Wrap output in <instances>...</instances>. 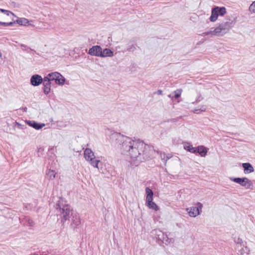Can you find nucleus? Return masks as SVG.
I'll return each mask as SVG.
<instances>
[{"label":"nucleus","mask_w":255,"mask_h":255,"mask_svg":"<svg viewBox=\"0 0 255 255\" xmlns=\"http://www.w3.org/2000/svg\"><path fill=\"white\" fill-rule=\"evenodd\" d=\"M202 99L201 91L198 89L192 91L189 96V101L192 104L198 103Z\"/></svg>","instance_id":"9"},{"label":"nucleus","mask_w":255,"mask_h":255,"mask_svg":"<svg viewBox=\"0 0 255 255\" xmlns=\"http://www.w3.org/2000/svg\"><path fill=\"white\" fill-rule=\"evenodd\" d=\"M32 21V20H29L26 18L21 17L17 18L15 21H13V23H16L21 26H33V25L31 23Z\"/></svg>","instance_id":"12"},{"label":"nucleus","mask_w":255,"mask_h":255,"mask_svg":"<svg viewBox=\"0 0 255 255\" xmlns=\"http://www.w3.org/2000/svg\"><path fill=\"white\" fill-rule=\"evenodd\" d=\"M44 85V92L45 94H48L51 90V82L48 81L47 78H44L43 80Z\"/></svg>","instance_id":"14"},{"label":"nucleus","mask_w":255,"mask_h":255,"mask_svg":"<svg viewBox=\"0 0 255 255\" xmlns=\"http://www.w3.org/2000/svg\"><path fill=\"white\" fill-rule=\"evenodd\" d=\"M113 52L111 51L110 49L106 48L103 50H101V57H112L113 56Z\"/></svg>","instance_id":"17"},{"label":"nucleus","mask_w":255,"mask_h":255,"mask_svg":"<svg viewBox=\"0 0 255 255\" xmlns=\"http://www.w3.org/2000/svg\"><path fill=\"white\" fill-rule=\"evenodd\" d=\"M249 10L251 13L255 14V0L250 4Z\"/></svg>","instance_id":"24"},{"label":"nucleus","mask_w":255,"mask_h":255,"mask_svg":"<svg viewBox=\"0 0 255 255\" xmlns=\"http://www.w3.org/2000/svg\"><path fill=\"white\" fill-rule=\"evenodd\" d=\"M230 179L239 184H240L241 186L245 187L247 189L250 188L251 186L252 185V183L251 180H250L247 177L244 178H234L230 177Z\"/></svg>","instance_id":"8"},{"label":"nucleus","mask_w":255,"mask_h":255,"mask_svg":"<svg viewBox=\"0 0 255 255\" xmlns=\"http://www.w3.org/2000/svg\"><path fill=\"white\" fill-rule=\"evenodd\" d=\"M45 78H47L50 82L54 80L56 84L59 85H63L65 82L64 77L58 72L50 73Z\"/></svg>","instance_id":"7"},{"label":"nucleus","mask_w":255,"mask_h":255,"mask_svg":"<svg viewBox=\"0 0 255 255\" xmlns=\"http://www.w3.org/2000/svg\"><path fill=\"white\" fill-rule=\"evenodd\" d=\"M16 17L11 11L1 8V25L7 26L13 24V17Z\"/></svg>","instance_id":"4"},{"label":"nucleus","mask_w":255,"mask_h":255,"mask_svg":"<svg viewBox=\"0 0 255 255\" xmlns=\"http://www.w3.org/2000/svg\"><path fill=\"white\" fill-rule=\"evenodd\" d=\"M84 157L92 166L99 169L98 164L100 161L95 159L94 153L90 148H86L84 151Z\"/></svg>","instance_id":"5"},{"label":"nucleus","mask_w":255,"mask_h":255,"mask_svg":"<svg viewBox=\"0 0 255 255\" xmlns=\"http://www.w3.org/2000/svg\"><path fill=\"white\" fill-rule=\"evenodd\" d=\"M214 29L215 28H212L211 29L208 31H206L202 34V36H206V35H211V36L216 35L215 32H214Z\"/></svg>","instance_id":"22"},{"label":"nucleus","mask_w":255,"mask_h":255,"mask_svg":"<svg viewBox=\"0 0 255 255\" xmlns=\"http://www.w3.org/2000/svg\"><path fill=\"white\" fill-rule=\"evenodd\" d=\"M197 152L202 157H205L207 153V149L204 146H199L196 149Z\"/></svg>","instance_id":"18"},{"label":"nucleus","mask_w":255,"mask_h":255,"mask_svg":"<svg viewBox=\"0 0 255 255\" xmlns=\"http://www.w3.org/2000/svg\"><path fill=\"white\" fill-rule=\"evenodd\" d=\"M57 206V212L61 216V222L64 223L72 216V209L70 205L61 202H59Z\"/></svg>","instance_id":"3"},{"label":"nucleus","mask_w":255,"mask_h":255,"mask_svg":"<svg viewBox=\"0 0 255 255\" xmlns=\"http://www.w3.org/2000/svg\"><path fill=\"white\" fill-rule=\"evenodd\" d=\"M198 207H192L187 208L186 211L188 212V215L191 217H196L200 215V212L199 209H201L203 205L201 203H197Z\"/></svg>","instance_id":"10"},{"label":"nucleus","mask_w":255,"mask_h":255,"mask_svg":"<svg viewBox=\"0 0 255 255\" xmlns=\"http://www.w3.org/2000/svg\"><path fill=\"white\" fill-rule=\"evenodd\" d=\"M135 48L134 45H131V47L128 48V50L130 51H133L135 50Z\"/></svg>","instance_id":"28"},{"label":"nucleus","mask_w":255,"mask_h":255,"mask_svg":"<svg viewBox=\"0 0 255 255\" xmlns=\"http://www.w3.org/2000/svg\"><path fill=\"white\" fill-rule=\"evenodd\" d=\"M237 244L242 245L243 243V240L241 238H238L236 241Z\"/></svg>","instance_id":"27"},{"label":"nucleus","mask_w":255,"mask_h":255,"mask_svg":"<svg viewBox=\"0 0 255 255\" xmlns=\"http://www.w3.org/2000/svg\"><path fill=\"white\" fill-rule=\"evenodd\" d=\"M205 110H206V108H203V109H202V111H205Z\"/></svg>","instance_id":"30"},{"label":"nucleus","mask_w":255,"mask_h":255,"mask_svg":"<svg viewBox=\"0 0 255 255\" xmlns=\"http://www.w3.org/2000/svg\"><path fill=\"white\" fill-rule=\"evenodd\" d=\"M145 192L147 194L146 198V204L152 202L153 193L152 191L148 187L145 189Z\"/></svg>","instance_id":"15"},{"label":"nucleus","mask_w":255,"mask_h":255,"mask_svg":"<svg viewBox=\"0 0 255 255\" xmlns=\"http://www.w3.org/2000/svg\"><path fill=\"white\" fill-rule=\"evenodd\" d=\"M118 140L121 143V149L123 154H126L138 161L141 162L147 157L145 153L148 147L143 142L133 140L130 138L121 134L119 135Z\"/></svg>","instance_id":"1"},{"label":"nucleus","mask_w":255,"mask_h":255,"mask_svg":"<svg viewBox=\"0 0 255 255\" xmlns=\"http://www.w3.org/2000/svg\"><path fill=\"white\" fill-rule=\"evenodd\" d=\"M226 12V9L225 7H215L212 9L210 20L212 22H215L218 19V17L219 15L223 16Z\"/></svg>","instance_id":"6"},{"label":"nucleus","mask_w":255,"mask_h":255,"mask_svg":"<svg viewBox=\"0 0 255 255\" xmlns=\"http://www.w3.org/2000/svg\"><path fill=\"white\" fill-rule=\"evenodd\" d=\"M235 23V18L227 15L226 18L222 20L219 25L215 28L214 32L216 36H222L227 33L234 26Z\"/></svg>","instance_id":"2"},{"label":"nucleus","mask_w":255,"mask_h":255,"mask_svg":"<svg viewBox=\"0 0 255 255\" xmlns=\"http://www.w3.org/2000/svg\"><path fill=\"white\" fill-rule=\"evenodd\" d=\"M30 126L36 129H39L42 128L43 127H44L45 124H42L39 125V124H38L37 123L33 122L30 124Z\"/></svg>","instance_id":"20"},{"label":"nucleus","mask_w":255,"mask_h":255,"mask_svg":"<svg viewBox=\"0 0 255 255\" xmlns=\"http://www.w3.org/2000/svg\"><path fill=\"white\" fill-rule=\"evenodd\" d=\"M240 253H241V255L243 254V253L241 251H240Z\"/></svg>","instance_id":"31"},{"label":"nucleus","mask_w":255,"mask_h":255,"mask_svg":"<svg viewBox=\"0 0 255 255\" xmlns=\"http://www.w3.org/2000/svg\"><path fill=\"white\" fill-rule=\"evenodd\" d=\"M147 206H148L150 209H152L155 211H157L158 210V207L157 205L153 202H151L150 203H148L146 204Z\"/></svg>","instance_id":"21"},{"label":"nucleus","mask_w":255,"mask_h":255,"mask_svg":"<svg viewBox=\"0 0 255 255\" xmlns=\"http://www.w3.org/2000/svg\"><path fill=\"white\" fill-rule=\"evenodd\" d=\"M242 166L244 168V172L246 174L252 173L254 171L253 167L250 163H243Z\"/></svg>","instance_id":"16"},{"label":"nucleus","mask_w":255,"mask_h":255,"mask_svg":"<svg viewBox=\"0 0 255 255\" xmlns=\"http://www.w3.org/2000/svg\"><path fill=\"white\" fill-rule=\"evenodd\" d=\"M175 93V98H178L181 94L182 90H177L174 92Z\"/></svg>","instance_id":"25"},{"label":"nucleus","mask_w":255,"mask_h":255,"mask_svg":"<svg viewBox=\"0 0 255 255\" xmlns=\"http://www.w3.org/2000/svg\"><path fill=\"white\" fill-rule=\"evenodd\" d=\"M56 172L53 170L49 169L46 172V175L49 180L54 179L56 176Z\"/></svg>","instance_id":"19"},{"label":"nucleus","mask_w":255,"mask_h":255,"mask_svg":"<svg viewBox=\"0 0 255 255\" xmlns=\"http://www.w3.org/2000/svg\"><path fill=\"white\" fill-rule=\"evenodd\" d=\"M157 92H158V94L159 95H161V94H162V91H161V90H158Z\"/></svg>","instance_id":"29"},{"label":"nucleus","mask_w":255,"mask_h":255,"mask_svg":"<svg viewBox=\"0 0 255 255\" xmlns=\"http://www.w3.org/2000/svg\"><path fill=\"white\" fill-rule=\"evenodd\" d=\"M73 223L75 225H76V226L79 225L80 224V219L79 218L76 219L75 220H73Z\"/></svg>","instance_id":"26"},{"label":"nucleus","mask_w":255,"mask_h":255,"mask_svg":"<svg viewBox=\"0 0 255 255\" xmlns=\"http://www.w3.org/2000/svg\"><path fill=\"white\" fill-rule=\"evenodd\" d=\"M43 79L39 75L35 74L33 75L30 79L31 84L34 86L39 85L43 82Z\"/></svg>","instance_id":"13"},{"label":"nucleus","mask_w":255,"mask_h":255,"mask_svg":"<svg viewBox=\"0 0 255 255\" xmlns=\"http://www.w3.org/2000/svg\"><path fill=\"white\" fill-rule=\"evenodd\" d=\"M102 48L98 45L93 46L89 49L88 54L92 56L100 57Z\"/></svg>","instance_id":"11"},{"label":"nucleus","mask_w":255,"mask_h":255,"mask_svg":"<svg viewBox=\"0 0 255 255\" xmlns=\"http://www.w3.org/2000/svg\"><path fill=\"white\" fill-rule=\"evenodd\" d=\"M184 148L192 153H195L197 150L195 148L193 147L192 145H188L184 146Z\"/></svg>","instance_id":"23"}]
</instances>
